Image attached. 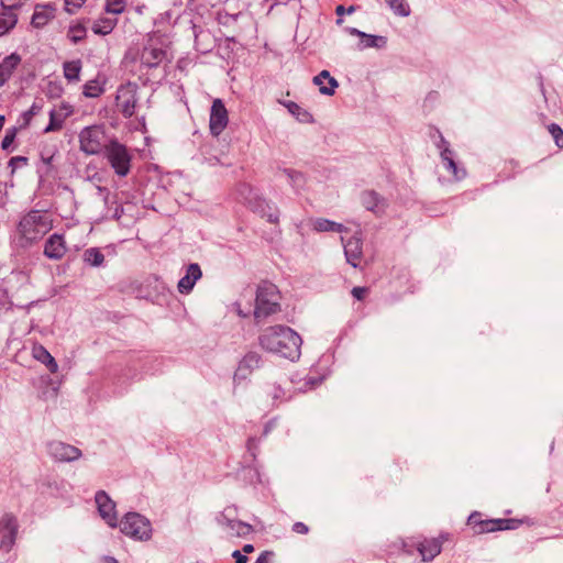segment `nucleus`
<instances>
[{
    "instance_id": "1",
    "label": "nucleus",
    "mask_w": 563,
    "mask_h": 563,
    "mask_svg": "<svg viewBox=\"0 0 563 563\" xmlns=\"http://www.w3.org/2000/svg\"><path fill=\"white\" fill-rule=\"evenodd\" d=\"M301 343L297 332L282 324L265 328L258 336V344L263 350L290 361L299 358Z\"/></svg>"
},
{
    "instance_id": "2",
    "label": "nucleus",
    "mask_w": 563,
    "mask_h": 563,
    "mask_svg": "<svg viewBox=\"0 0 563 563\" xmlns=\"http://www.w3.org/2000/svg\"><path fill=\"white\" fill-rule=\"evenodd\" d=\"M168 52L164 48V43L159 36H152L143 48H130L125 54V59L132 62L139 60L141 66L153 68L158 66L162 62L167 59Z\"/></svg>"
},
{
    "instance_id": "3",
    "label": "nucleus",
    "mask_w": 563,
    "mask_h": 563,
    "mask_svg": "<svg viewBox=\"0 0 563 563\" xmlns=\"http://www.w3.org/2000/svg\"><path fill=\"white\" fill-rule=\"evenodd\" d=\"M52 229L51 220L38 210L27 212L19 222L18 231L27 243L42 239Z\"/></svg>"
},
{
    "instance_id": "4",
    "label": "nucleus",
    "mask_w": 563,
    "mask_h": 563,
    "mask_svg": "<svg viewBox=\"0 0 563 563\" xmlns=\"http://www.w3.org/2000/svg\"><path fill=\"white\" fill-rule=\"evenodd\" d=\"M278 299V289L274 284L268 282L261 283L256 292L254 319L258 322L262 318L279 311Z\"/></svg>"
},
{
    "instance_id": "5",
    "label": "nucleus",
    "mask_w": 563,
    "mask_h": 563,
    "mask_svg": "<svg viewBox=\"0 0 563 563\" xmlns=\"http://www.w3.org/2000/svg\"><path fill=\"white\" fill-rule=\"evenodd\" d=\"M118 527L123 534L136 541H147L152 537L150 520L137 512H128Z\"/></svg>"
},
{
    "instance_id": "6",
    "label": "nucleus",
    "mask_w": 563,
    "mask_h": 563,
    "mask_svg": "<svg viewBox=\"0 0 563 563\" xmlns=\"http://www.w3.org/2000/svg\"><path fill=\"white\" fill-rule=\"evenodd\" d=\"M80 150L87 155H96L104 151L107 136L100 125H90L84 128L79 133Z\"/></svg>"
},
{
    "instance_id": "7",
    "label": "nucleus",
    "mask_w": 563,
    "mask_h": 563,
    "mask_svg": "<svg viewBox=\"0 0 563 563\" xmlns=\"http://www.w3.org/2000/svg\"><path fill=\"white\" fill-rule=\"evenodd\" d=\"M104 155L117 175L124 177L129 174L131 156L123 144L115 140L110 141L104 148Z\"/></svg>"
},
{
    "instance_id": "8",
    "label": "nucleus",
    "mask_w": 563,
    "mask_h": 563,
    "mask_svg": "<svg viewBox=\"0 0 563 563\" xmlns=\"http://www.w3.org/2000/svg\"><path fill=\"white\" fill-rule=\"evenodd\" d=\"M467 526L476 534L509 530L516 527L512 519H482L479 512H473L467 519Z\"/></svg>"
},
{
    "instance_id": "9",
    "label": "nucleus",
    "mask_w": 563,
    "mask_h": 563,
    "mask_svg": "<svg viewBox=\"0 0 563 563\" xmlns=\"http://www.w3.org/2000/svg\"><path fill=\"white\" fill-rule=\"evenodd\" d=\"M117 107L125 118H130L135 113L137 103V85L126 82L121 85L117 91Z\"/></svg>"
},
{
    "instance_id": "10",
    "label": "nucleus",
    "mask_w": 563,
    "mask_h": 563,
    "mask_svg": "<svg viewBox=\"0 0 563 563\" xmlns=\"http://www.w3.org/2000/svg\"><path fill=\"white\" fill-rule=\"evenodd\" d=\"M95 503L102 520L110 528H117L119 525L117 506L110 496L104 490H99L96 493Z\"/></svg>"
},
{
    "instance_id": "11",
    "label": "nucleus",
    "mask_w": 563,
    "mask_h": 563,
    "mask_svg": "<svg viewBox=\"0 0 563 563\" xmlns=\"http://www.w3.org/2000/svg\"><path fill=\"white\" fill-rule=\"evenodd\" d=\"M18 520L12 514H4L0 519V548L9 552L13 548L18 534Z\"/></svg>"
},
{
    "instance_id": "12",
    "label": "nucleus",
    "mask_w": 563,
    "mask_h": 563,
    "mask_svg": "<svg viewBox=\"0 0 563 563\" xmlns=\"http://www.w3.org/2000/svg\"><path fill=\"white\" fill-rule=\"evenodd\" d=\"M229 123V113L221 99H214L210 110L209 129L213 136H219Z\"/></svg>"
},
{
    "instance_id": "13",
    "label": "nucleus",
    "mask_w": 563,
    "mask_h": 563,
    "mask_svg": "<svg viewBox=\"0 0 563 563\" xmlns=\"http://www.w3.org/2000/svg\"><path fill=\"white\" fill-rule=\"evenodd\" d=\"M234 509H225L218 518L219 525L225 527L227 533L230 537H246L253 531L252 526L241 520L231 518Z\"/></svg>"
},
{
    "instance_id": "14",
    "label": "nucleus",
    "mask_w": 563,
    "mask_h": 563,
    "mask_svg": "<svg viewBox=\"0 0 563 563\" xmlns=\"http://www.w3.org/2000/svg\"><path fill=\"white\" fill-rule=\"evenodd\" d=\"M47 452L52 459L58 462H73L81 456V451L62 441H51L47 444Z\"/></svg>"
},
{
    "instance_id": "15",
    "label": "nucleus",
    "mask_w": 563,
    "mask_h": 563,
    "mask_svg": "<svg viewBox=\"0 0 563 563\" xmlns=\"http://www.w3.org/2000/svg\"><path fill=\"white\" fill-rule=\"evenodd\" d=\"M262 364V356L256 352L246 353L240 361L238 368L234 373V382L241 383L246 380L255 369L260 368Z\"/></svg>"
},
{
    "instance_id": "16",
    "label": "nucleus",
    "mask_w": 563,
    "mask_h": 563,
    "mask_svg": "<svg viewBox=\"0 0 563 563\" xmlns=\"http://www.w3.org/2000/svg\"><path fill=\"white\" fill-rule=\"evenodd\" d=\"M361 202L368 211H372L377 217L383 216L387 208L386 200L373 190L362 192Z\"/></svg>"
},
{
    "instance_id": "17",
    "label": "nucleus",
    "mask_w": 563,
    "mask_h": 563,
    "mask_svg": "<svg viewBox=\"0 0 563 563\" xmlns=\"http://www.w3.org/2000/svg\"><path fill=\"white\" fill-rule=\"evenodd\" d=\"M202 277V271L196 263L189 264L185 269V275L178 280V291L189 294L197 280Z\"/></svg>"
},
{
    "instance_id": "18",
    "label": "nucleus",
    "mask_w": 563,
    "mask_h": 563,
    "mask_svg": "<svg viewBox=\"0 0 563 563\" xmlns=\"http://www.w3.org/2000/svg\"><path fill=\"white\" fill-rule=\"evenodd\" d=\"M3 10L0 12V36L12 30L18 23V15L14 12L15 9L20 8V3L7 4L4 1L1 2Z\"/></svg>"
},
{
    "instance_id": "19",
    "label": "nucleus",
    "mask_w": 563,
    "mask_h": 563,
    "mask_svg": "<svg viewBox=\"0 0 563 563\" xmlns=\"http://www.w3.org/2000/svg\"><path fill=\"white\" fill-rule=\"evenodd\" d=\"M66 253L65 241L62 235L53 234L45 242L44 255L51 260H60Z\"/></svg>"
},
{
    "instance_id": "20",
    "label": "nucleus",
    "mask_w": 563,
    "mask_h": 563,
    "mask_svg": "<svg viewBox=\"0 0 563 563\" xmlns=\"http://www.w3.org/2000/svg\"><path fill=\"white\" fill-rule=\"evenodd\" d=\"M344 253L347 263H350L353 267H357L363 255L362 240L357 236H352L344 244Z\"/></svg>"
},
{
    "instance_id": "21",
    "label": "nucleus",
    "mask_w": 563,
    "mask_h": 563,
    "mask_svg": "<svg viewBox=\"0 0 563 563\" xmlns=\"http://www.w3.org/2000/svg\"><path fill=\"white\" fill-rule=\"evenodd\" d=\"M71 113V110L68 106L60 107L59 110H51L49 111V122L47 126L44 129V133L59 131L66 118Z\"/></svg>"
},
{
    "instance_id": "22",
    "label": "nucleus",
    "mask_w": 563,
    "mask_h": 563,
    "mask_svg": "<svg viewBox=\"0 0 563 563\" xmlns=\"http://www.w3.org/2000/svg\"><path fill=\"white\" fill-rule=\"evenodd\" d=\"M21 63V56L16 53L3 58L0 63V87L3 86L12 76L13 71Z\"/></svg>"
},
{
    "instance_id": "23",
    "label": "nucleus",
    "mask_w": 563,
    "mask_h": 563,
    "mask_svg": "<svg viewBox=\"0 0 563 563\" xmlns=\"http://www.w3.org/2000/svg\"><path fill=\"white\" fill-rule=\"evenodd\" d=\"M441 547L438 539H424L417 543V550L424 562L433 560L441 552Z\"/></svg>"
},
{
    "instance_id": "24",
    "label": "nucleus",
    "mask_w": 563,
    "mask_h": 563,
    "mask_svg": "<svg viewBox=\"0 0 563 563\" xmlns=\"http://www.w3.org/2000/svg\"><path fill=\"white\" fill-rule=\"evenodd\" d=\"M32 356L44 364L49 373L55 374L58 372V364L52 354L41 344H35L32 347Z\"/></svg>"
},
{
    "instance_id": "25",
    "label": "nucleus",
    "mask_w": 563,
    "mask_h": 563,
    "mask_svg": "<svg viewBox=\"0 0 563 563\" xmlns=\"http://www.w3.org/2000/svg\"><path fill=\"white\" fill-rule=\"evenodd\" d=\"M54 18V11L47 5L36 7L31 23L34 27L40 29L46 25Z\"/></svg>"
},
{
    "instance_id": "26",
    "label": "nucleus",
    "mask_w": 563,
    "mask_h": 563,
    "mask_svg": "<svg viewBox=\"0 0 563 563\" xmlns=\"http://www.w3.org/2000/svg\"><path fill=\"white\" fill-rule=\"evenodd\" d=\"M350 33L352 35L360 36L362 38V43H363V47L364 48H368V47H377V48H379V47H383L386 44V37H384V36L366 34V33L361 32V31H358L356 29H351Z\"/></svg>"
},
{
    "instance_id": "27",
    "label": "nucleus",
    "mask_w": 563,
    "mask_h": 563,
    "mask_svg": "<svg viewBox=\"0 0 563 563\" xmlns=\"http://www.w3.org/2000/svg\"><path fill=\"white\" fill-rule=\"evenodd\" d=\"M255 210L262 214L263 218H266L271 223H277L279 219V213L276 207L271 206L264 199H257L256 205L254 206Z\"/></svg>"
},
{
    "instance_id": "28",
    "label": "nucleus",
    "mask_w": 563,
    "mask_h": 563,
    "mask_svg": "<svg viewBox=\"0 0 563 563\" xmlns=\"http://www.w3.org/2000/svg\"><path fill=\"white\" fill-rule=\"evenodd\" d=\"M82 260L86 264L91 267H100L103 265L104 255L98 247H89L85 250L82 254Z\"/></svg>"
},
{
    "instance_id": "29",
    "label": "nucleus",
    "mask_w": 563,
    "mask_h": 563,
    "mask_svg": "<svg viewBox=\"0 0 563 563\" xmlns=\"http://www.w3.org/2000/svg\"><path fill=\"white\" fill-rule=\"evenodd\" d=\"M81 70V62L79 59L65 62L63 65L64 76L68 81H78Z\"/></svg>"
},
{
    "instance_id": "30",
    "label": "nucleus",
    "mask_w": 563,
    "mask_h": 563,
    "mask_svg": "<svg viewBox=\"0 0 563 563\" xmlns=\"http://www.w3.org/2000/svg\"><path fill=\"white\" fill-rule=\"evenodd\" d=\"M328 79L330 87H321L320 92L325 96H332L335 92V88L338 87V81L330 76L328 70H322L319 75L313 78V82L316 85H320V80Z\"/></svg>"
},
{
    "instance_id": "31",
    "label": "nucleus",
    "mask_w": 563,
    "mask_h": 563,
    "mask_svg": "<svg viewBox=\"0 0 563 563\" xmlns=\"http://www.w3.org/2000/svg\"><path fill=\"white\" fill-rule=\"evenodd\" d=\"M313 229L318 232H328V231H334V232H342L345 230L343 224L336 223L327 219L319 218L313 221Z\"/></svg>"
},
{
    "instance_id": "32",
    "label": "nucleus",
    "mask_w": 563,
    "mask_h": 563,
    "mask_svg": "<svg viewBox=\"0 0 563 563\" xmlns=\"http://www.w3.org/2000/svg\"><path fill=\"white\" fill-rule=\"evenodd\" d=\"M389 8L400 16H407L410 14V8L405 0H384Z\"/></svg>"
},
{
    "instance_id": "33",
    "label": "nucleus",
    "mask_w": 563,
    "mask_h": 563,
    "mask_svg": "<svg viewBox=\"0 0 563 563\" xmlns=\"http://www.w3.org/2000/svg\"><path fill=\"white\" fill-rule=\"evenodd\" d=\"M287 108L300 122H311L312 115L295 102H289Z\"/></svg>"
},
{
    "instance_id": "34",
    "label": "nucleus",
    "mask_w": 563,
    "mask_h": 563,
    "mask_svg": "<svg viewBox=\"0 0 563 563\" xmlns=\"http://www.w3.org/2000/svg\"><path fill=\"white\" fill-rule=\"evenodd\" d=\"M102 92L103 88L97 80H89L84 86V95L88 98L99 97Z\"/></svg>"
},
{
    "instance_id": "35",
    "label": "nucleus",
    "mask_w": 563,
    "mask_h": 563,
    "mask_svg": "<svg viewBox=\"0 0 563 563\" xmlns=\"http://www.w3.org/2000/svg\"><path fill=\"white\" fill-rule=\"evenodd\" d=\"M42 108H43L42 103L33 102L31 108L29 110L24 111L21 115L22 126H27L30 124L31 120L33 119V117H35L36 114H38L41 112Z\"/></svg>"
},
{
    "instance_id": "36",
    "label": "nucleus",
    "mask_w": 563,
    "mask_h": 563,
    "mask_svg": "<svg viewBox=\"0 0 563 563\" xmlns=\"http://www.w3.org/2000/svg\"><path fill=\"white\" fill-rule=\"evenodd\" d=\"M86 36V27L81 24L71 25L68 31V37L74 43L77 44Z\"/></svg>"
},
{
    "instance_id": "37",
    "label": "nucleus",
    "mask_w": 563,
    "mask_h": 563,
    "mask_svg": "<svg viewBox=\"0 0 563 563\" xmlns=\"http://www.w3.org/2000/svg\"><path fill=\"white\" fill-rule=\"evenodd\" d=\"M548 130L554 139L555 144L563 148V130L555 123L550 124Z\"/></svg>"
},
{
    "instance_id": "38",
    "label": "nucleus",
    "mask_w": 563,
    "mask_h": 563,
    "mask_svg": "<svg viewBox=\"0 0 563 563\" xmlns=\"http://www.w3.org/2000/svg\"><path fill=\"white\" fill-rule=\"evenodd\" d=\"M444 164V167L452 173L453 177L456 180H460L465 177L466 172L464 169L459 170L456 167V164L453 158L446 161Z\"/></svg>"
},
{
    "instance_id": "39",
    "label": "nucleus",
    "mask_w": 563,
    "mask_h": 563,
    "mask_svg": "<svg viewBox=\"0 0 563 563\" xmlns=\"http://www.w3.org/2000/svg\"><path fill=\"white\" fill-rule=\"evenodd\" d=\"M124 9L123 2L121 0L110 1L107 4V10L112 13H120Z\"/></svg>"
},
{
    "instance_id": "40",
    "label": "nucleus",
    "mask_w": 563,
    "mask_h": 563,
    "mask_svg": "<svg viewBox=\"0 0 563 563\" xmlns=\"http://www.w3.org/2000/svg\"><path fill=\"white\" fill-rule=\"evenodd\" d=\"M14 137H15L14 131L7 132V134L4 135V137L1 142L2 150H8L11 146L12 142L14 141Z\"/></svg>"
},
{
    "instance_id": "41",
    "label": "nucleus",
    "mask_w": 563,
    "mask_h": 563,
    "mask_svg": "<svg viewBox=\"0 0 563 563\" xmlns=\"http://www.w3.org/2000/svg\"><path fill=\"white\" fill-rule=\"evenodd\" d=\"M86 0H65L66 8L68 12H74V10L80 8Z\"/></svg>"
},
{
    "instance_id": "42",
    "label": "nucleus",
    "mask_w": 563,
    "mask_h": 563,
    "mask_svg": "<svg viewBox=\"0 0 563 563\" xmlns=\"http://www.w3.org/2000/svg\"><path fill=\"white\" fill-rule=\"evenodd\" d=\"M367 294H368V288H366V287H354L352 289V295L357 300L364 299Z\"/></svg>"
},
{
    "instance_id": "43",
    "label": "nucleus",
    "mask_w": 563,
    "mask_h": 563,
    "mask_svg": "<svg viewBox=\"0 0 563 563\" xmlns=\"http://www.w3.org/2000/svg\"><path fill=\"white\" fill-rule=\"evenodd\" d=\"M27 163V158L24 156H14L10 159L9 166L12 167V169L25 165Z\"/></svg>"
},
{
    "instance_id": "44",
    "label": "nucleus",
    "mask_w": 563,
    "mask_h": 563,
    "mask_svg": "<svg viewBox=\"0 0 563 563\" xmlns=\"http://www.w3.org/2000/svg\"><path fill=\"white\" fill-rule=\"evenodd\" d=\"M292 531L299 534H307L309 532V528L303 522H296L292 525Z\"/></svg>"
},
{
    "instance_id": "45",
    "label": "nucleus",
    "mask_w": 563,
    "mask_h": 563,
    "mask_svg": "<svg viewBox=\"0 0 563 563\" xmlns=\"http://www.w3.org/2000/svg\"><path fill=\"white\" fill-rule=\"evenodd\" d=\"M232 555L235 559V563H247L249 561L247 558L238 550L234 551Z\"/></svg>"
},
{
    "instance_id": "46",
    "label": "nucleus",
    "mask_w": 563,
    "mask_h": 563,
    "mask_svg": "<svg viewBox=\"0 0 563 563\" xmlns=\"http://www.w3.org/2000/svg\"><path fill=\"white\" fill-rule=\"evenodd\" d=\"M453 158L452 157V152L449 147H444L441 152V159L443 163H445L446 161Z\"/></svg>"
},
{
    "instance_id": "47",
    "label": "nucleus",
    "mask_w": 563,
    "mask_h": 563,
    "mask_svg": "<svg viewBox=\"0 0 563 563\" xmlns=\"http://www.w3.org/2000/svg\"><path fill=\"white\" fill-rule=\"evenodd\" d=\"M345 12H346V10H345V8H344L342 4H340V5H338V7L335 8V13H336L339 16H342ZM336 23H338V24H342V23H343V19H342V18H339V19L336 20Z\"/></svg>"
},
{
    "instance_id": "48",
    "label": "nucleus",
    "mask_w": 563,
    "mask_h": 563,
    "mask_svg": "<svg viewBox=\"0 0 563 563\" xmlns=\"http://www.w3.org/2000/svg\"><path fill=\"white\" fill-rule=\"evenodd\" d=\"M92 30H93V32H95L96 34H103V35H106V34L110 33L111 27H110V26H107V27H104V29H103V27H98L97 25H95V26L92 27Z\"/></svg>"
},
{
    "instance_id": "49",
    "label": "nucleus",
    "mask_w": 563,
    "mask_h": 563,
    "mask_svg": "<svg viewBox=\"0 0 563 563\" xmlns=\"http://www.w3.org/2000/svg\"><path fill=\"white\" fill-rule=\"evenodd\" d=\"M269 554L268 552L262 553L255 563H269Z\"/></svg>"
},
{
    "instance_id": "50",
    "label": "nucleus",
    "mask_w": 563,
    "mask_h": 563,
    "mask_svg": "<svg viewBox=\"0 0 563 563\" xmlns=\"http://www.w3.org/2000/svg\"><path fill=\"white\" fill-rule=\"evenodd\" d=\"M100 563H119V562L114 558L106 555V556L101 558Z\"/></svg>"
},
{
    "instance_id": "51",
    "label": "nucleus",
    "mask_w": 563,
    "mask_h": 563,
    "mask_svg": "<svg viewBox=\"0 0 563 563\" xmlns=\"http://www.w3.org/2000/svg\"><path fill=\"white\" fill-rule=\"evenodd\" d=\"M287 174H288V176H289L292 180H297V179L301 178V175H300L299 173L288 172Z\"/></svg>"
},
{
    "instance_id": "52",
    "label": "nucleus",
    "mask_w": 563,
    "mask_h": 563,
    "mask_svg": "<svg viewBox=\"0 0 563 563\" xmlns=\"http://www.w3.org/2000/svg\"><path fill=\"white\" fill-rule=\"evenodd\" d=\"M254 551V547L252 544H245L243 547V552L244 553H252Z\"/></svg>"
},
{
    "instance_id": "53",
    "label": "nucleus",
    "mask_w": 563,
    "mask_h": 563,
    "mask_svg": "<svg viewBox=\"0 0 563 563\" xmlns=\"http://www.w3.org/2000/svg\"><path fill=\"white\" fill-rule=\"evenodd\" d=\"M354 11H355V7H353V5H351V7L346 10V12H347V13H353Z\"/></svg>"
},
{
    "instance_id": "54",
    "label": "nucleus",
    "mask_w": 563,
    "mask_h": 563,
    "mask_svg": "<svg viewBox=\"0 0 563 563\" xmlns=\"http://www.w3.org/2000/svg\"><path fill=\"white\" fill-rule=\"evenodd\" d=\"M140 125L142 126V129H144V128H145L144 118H142V119L140 120Z\"/></svg>"
},
{
    "instance_id": "55",
    "label": "nucleus",
    "mask_w": 563,
    "mask_h": 563,
    "mask_svg": "<svg viewBox=\"0 0 563 563\" xmlns=\"http://www.w3.org/2000/svg\"><path fill=\"white\" fill-rule=\"evenodd\" d=\"M3 1H4V3H5V2H8V4H10V3H16V2H15V0H3Z\"/></svg>"
},
{
    "instance_id": "56",
    "label": "nucleus",
    "mask_w": 563,
    "mask_h": 563,
    "mask_svg": "<svg viewBox=\"0 0 563 563\" xmlns=\"http://www.w3.org/2000/svg\"><path fill=\"white\" fill-rule=\"evenodd\" d=\"M51 161H52V157L44 158V162H45L46 164H49V163H51Z\"/></svg>"
},
{
    "instance_id": "57",
    "label": "nucleus",
    "mask_w": 563,
    "mask_h": 563,
    "mask_svg": "<svg viewBox=\"0 0 563 563\" xmlns=\"http://www.w3.org/2000/svg\"><path fill=\"white\" fill-rule=\"evenodd\" d=\"M254 443V440L253 439H250L249 440V449H251V445Z\"/></svg>"
},
{
    "instance_id": "58",
    "label": "nucleus",
    "mask_w": 563,
    "mask_h": 563,
    "mask_svg": "<svg viewBox=\"0 0 563 563\" xmlns=\"http://www.w3.org/2000/svg\"><path fill=\"white\" fill-rule=\"evenodd\" d=\"M165 15H166V18H170V16H172V12H170V11H167V12L165 13Z\"/></svg>"
},
{
    "instance_id": "59",
    "label": "nucleus",
    "mask_w": 563,
    "mask_h": 563,
    "mask_svg": "<svg viewBox=\"0 0 563 563\" xmlns=\"http://www.w3.org/2000/svg\"><path fill=\"white\" fill-rule=\"evenodd\" d=\"M318 86H319V89H320L321 87H325V86L323 85V80H320V85H318Z\"/></svg>"
}]
</instances>
